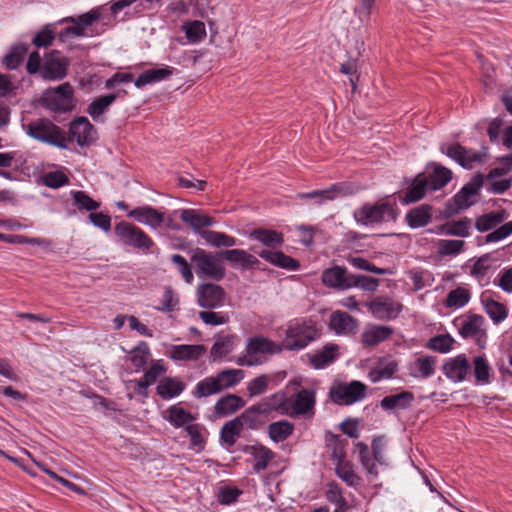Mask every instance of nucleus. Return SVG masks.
Here are the masks:
<instances>
[{
  "mask_svg": "<svg viewBox=\"0 0 512 512\" xmlns=\"http://www.w3.org/2000/svg\"><path fill=\"white\" fill-rule=\"evenodd\" d=\"M180 219L213 247H233L237 244L236 238L223 232L203 230L205 227L215 225L216 221L213 217L204 213L202 210L183 209L180 212Z\"/></svg>",
  "mask_w": 512,
  "mask_h": 512,
  "instance_id": "obj_1",
  "label": "nucleus"
},
{
  "mask_svg": "<svg viewBox=\"0 0 512 512\" xmlns=\"http://www.w3.org/2000/svg\"><path fill=\"white\" fill-rule=\"evenodd\" d=\"M25 133L42 143L58 148H67L65 132L51 120L37 118L29 122H22Z\"/></svg>",
  "mask_w": 512,
  "mask_h": 512,
  "instance_id": "obj_2",
  "label": "nucleus"
},
{
  "mask_svg": "<svg viewBox=\"0 0 512 512\" xmlns=\"http://www.w3.org/2000/svg\"><path fill=\"white\" fill-rule=\"evenodd\" d=\"M319 336V331L311 319L295 320L288 324L282 346L289 351L304 349Z\"/></svg>",
  "mask_w": 512,
  "mask_h": 512,
  "instance_id": "obj_3",
  "label": "nucleus"
},
{
  "mask_svg": "<svg viewBox=\"0 0 512 512\" xmlns=\"http://www.w3.org/2000/svg\"><path fill=\"white\" fill-rule=\"evenodd\" d=\"M355 221L364 226H374L383 222L395 221V204L379 200L374 204L365 203L353 212Z\"/></svg>",
  "mask_w": 512,
  "mask_h": 512,
  "instance_id": "obj_4",
  "label": "nucleus"
},
{
  "mask_svg": "<svg viewBox=\"0 0 512 512\" xmlns=\"http://www.w3.org/2000/svg\"><path fill=\"white\" fill-rule=\"evenodd\" d=\"M507 217L508 214L504 209L483 214L476 219L475 228L479 232H487L495 229L485 236L486 243L501 241L512 234V221L499 226Z\"/></svg>",
  "mask_w": 512,
  "mask_h": 512,
  "instance_id": "obj_5",
  "label": "nucleus"
},
{
  "mask_svg": "<svg viewBox=\"0 0 512 512\" xmlns=\"http://www.w3.org/2000/svg\"><path fill=\"white\" fill-rule=\"evenodd\" d=\"M217 254L201 248L192 251L191 263L199 278L221 281L226 275V268Z\"/></svg>",
  "mask_w": 512,
  "mask_h": 512,
  "instance_id": "obj_6",
  "label": "nucleus"
},
{
  "mask_svg": "<svg viewBox=\"0 0 512 512\" xmlns=\"http://www.w3.org/2000/svg\"><path fill=\"white\" fill-rule=\"evenodd\" d=\"M101 11L102 8H96L75 17L70 16L63 18L60 23H72L73 25L62 29L57 35L58 40L65 43L70 38L92 36L88 30L96 21L102 18Z\"/></svg>",
  "mask_w": 512,
  "mask_h": 512,
  "instance_id": "obj_7",
  "label": "nucleus"
},
{
  "mask_svg": "<svg viewBox=\"0 0 512 512\" xmlns=\"http://www.w3.org/2000/svg\"><path fill=\"white\" fill-rule=\"evenodd\" d=\"M119 240L126 246L148 251L154 246L153 240L139 227L129 222H119L114 227Z\"/></svg>",
  "mask_w": 512,
  "mask_h": 512,
  "instance_id": "obj_8",
  "label": "nucleus"
},
{
  "mask_svg": "<svg viewBox=\"0 0 512 512\" xmlns=\"http://www.w3.org/2000/svg\"><path fill=\"white\" fill-rule=\"evenodd\" d=\"M282 344L266 338L264 336H254L248 339L246 345L247 355L239 357L237 363L241 366H253L259 363L257 354H278L283 350Z\"/></svg>",
  "mask_w": 512,
  "mask_h": 512,
  "instance_id": "obj_9",
  "label": "nucleus"
},
{
  "mask_svg": "<svg viewBox=\"0 0 512 512\" xmlns=\"http://www.w3.org/2000/svg\"><path fill=\"white\" fill-rule=\"evenodd\" d=\"M367 387L360 381L338 383L330 388L329 396L338 405H351L366 397Z\"/></svg>",
  "mask_w": 512,
  "mask_h": 512,
  "instance_id": "obj_10",
  "label": "nucleus"
},
{
  "mask_svg": "<svg viewBox=\"0 0 512 512\" xmlns=\"http://www.w3.org/2000/svg\"><path fill=\"white\" fill-rule=\"evenodd\" d=\"M43 101L47 108L55 112H67L73 108V88L69 83H63L56 89L47 91Z\"/></svg>",
  "mask_w": 512,
  "mask_h": 512,
  "instance_id": "obj_11",
  "label": "nucleus"
},
{
  "mask_svg": "<svg viewBox=\"0 0 512 512\" xmlns=\"http://www.w3.org/2000/svg\"><path fill=\"white\" fill-rule=\"evenodd\" d=\"M369 312L378 320H393L398 317L403 305L388 296H377L366 303Z\"/></svg>",
  "mask_w": 512,
  "mask_h": 512,
  "instance_id": "obj_12",
  "label": "nucleus"
},
{
  "mask_svg": "<svg viewBox=\"0 0 512 512\" xmlns=\"http://www.w3.org/2000/svg\"><path fill=\"white\" fill-rule=\"evenodd\" d=\"M197 303L204 309H217L224 305L226 293L222 286L207 282L196 289Z\"/></svg>",
  "mask_w": 512,
  "mask_h": 512,
  "instance_id": "obj_13",
  "label": "nucleus"
},
{
  "mask_svg": "<svg viewBox=\"0 0 512 512\" xmlns=\"http://www.w3.org/2000/svg\"><path fill=\"white\" fill-rule=\"evenodd\" d=\"M69 59L61 55L59 51H52L45 59L42 68V76L48 80H62L66 77Z\"/></svg>",
  "mask_w": 512,
  "mask_h": 512,
  "instance_id": "obj_14",
  "label": "nucleus"
},
{
  "mask_svg": "<svg viewBox=\"0 0 512 512\" xmlns=\"http://www.w3.org/2000/svg\"><path fill=\"white\" fill-rule=\"evenodd\" d=\"M351 276L344 266L335 265L322 272L321 281L328 288L343 291L350 289Z\"/></svg>",
  "mask_w": 512,
  "mask_h": 512,
  "instance_id": "obj_15",
  "label": "nucleus"
},
{
  "mask_svg": "<svg viewBox=\"0 0 512 512\" xmlns=\"http://www.w3.org/2000/svg\"><path fill=\"white\" fill-rule=\"evenodd\" d=\"M70 134L79 146L91 145L97 139V131L86 117H78L71 122Z\"/></svg>",
  "mask_w": 512,
  "mask_h": 512,
  "instance_id": "obj_16",
  "label": "nucleus"
},
{
  "mask_svg": "<svg viewBox=\"0 0 512 512\" xmlns=\"http://www.w3.org/2000/svg\"><path fill=\"white\" fill-rule=\"evenodd\" d=\"M441 151L464 168H471L473 163L481 161L480 153L459 143L450 144L446 148L442 146Z\"/></svg>",
  "mask_w": 512,
  "mask_h": 512,
  "instance_id": "obj_17",
  "label": "nucleus"
},
{
  "mask_svg": "<svg viewBox=\"0 0 512 512\" xmlns=\"http://www.w3.org/2000/svg\"><path fill=\"white\" fill-rule=\"evenodd\" d=\"M127 216L152 229L159 228L164 222V214L148 205L130 210Z\"/></svg>",
  "mask_w": 512,
  "mask_h": 512,
  "instance_id": "obj_18",
  "label": "nucleus"
},
{
  "mask_svg": "<svg viewBox=\"0 0 512 512\" xmlns=\"http://www.w3.org/2000/svg\"><path fill=\"white\" fill-rule=\"evenodd\" d=\"M221 259L226 260L232 267L246 270L259 264V260L243 249H227L218 252Z\"/></svg>",
  "mask_w": 512,
  "mask_h": 512,
  "instance_id": "obj_19",
  "label": "nucleus"
},
{
  "mask_svg": "<svg viewBox=\"0 0 512 512\" xmlns=\"http://www.w3.org/2000/svg\"><path fill=\"white\" fill-rule=\"evenodd\" d=\"M470 370V364L464 354L449 359L443 365V373L453 382H462L466 379Z\"/></svg>",
  "mask_w": 512,
  "mask_h": 512,
  "instance_id": "obj_20",
  "label": "nucleus"
},
{
  "mask_svg": "<svg viewBox=\"0 0 512 512\" xmlns=\"http://www.w3.org/2000/svg\"><path fill=\"white\" fill-rule=\"evenodd\" d=\"M315 405V393L309 389H302L296 395L295 399H289L288 411L286 415L297 416L311 411Z\"/></svg>",
  "mask_w": 512,
  "mask_h": 512,
  "instance_id": "obj_21",
  "label": "nucleus"
},
{
  "mask_svg": "<svg viewBox=\"0 0 512 512\" xmlns=\"http://www.w3.org/2000/svg\"><path fill=\"white\" fill-rule=\"evenodd\" d=\"M329 325L336 334H352L358 328V320L344 311H335L330 316Z\"/></svg>",
  "mask_w": 512,
  "mask_h": 512,
  "instance_id": "obj_22",
  "label": "nucleus"
},
{
  "mask_svg": "<svg viewBox=\"0 0 512 512\" xmlns=\"http://www.w3.org/2000/svg\"><path fill=\"white\" fill-rule=\"evenodd\" d=\"M243 451L253 458V470L255 472L265 470L270 461L274 458V453L269 448L261 444L246 445L244 446Z\"/></svg>",
  "mask_w": 512,
  "mask_h": 512,
  "instance_id": "obj_23",
  "label": "nucleus"
},
{
  "mask_svg": "<svg viewBox=\"0 0 512 512\" xmlns=\"http://www.w3.org/2000/svg\"><path fill=\"white\" fill-rule=\"evenodd\" d=\"M393 333L394 330L390 326L372 325L362 333L361 342L365 347H374L389 339Z\"/></svg>",
  "mask_w": 512,
  "mask_h": 512,
  "instance_id": "obj_24",
  "label": "nucleus"
},
{
  "mask_svg": "<svg viewBox=\"0 0 512 512\" xmlns=\"http://www.w3.org/2000/svg\"><path fill=\"white\" fill-rule=\"evenodd\" d=\"M257 253H258L259 257H261L262 259L266 260L267 262H269L270 264H272L274 266L292 270V271L297 270L299 267V263L297 260H295L294 258H292L290 256L285 255L281 251H273L271 249H263L261 251H258Z\"/></svg>",
  "mask_w": 512,
  "mask_h": 512,
  "instance_id": "obj_25",
  "label": "nucleus"
},
{
  "mask_svg": "<svg viewBox=\"0 0 512 512\" xmlns=\"http://www.w3.org/2000/svg\"><path fill=\"white\" fill-rule=\"evenodd\" d=\"M166 413L167 416L164 418L175 428L185 429L186 425L193 424V422L196 420V415H193L179 404L170 406L166 410Z\"/></svg>",
  "mask_w": 512,
  "mask_h": 512,
  "instance_id": "obj_26",
  "label": "nucleus"
},
{
  "mask_svg": "<svg viewBox=\"0 0 512 512\" xmlns=\"http://www.w3.org/2000/svg\"><path fill=\"white\" fill-rule=\"evenodd\" d=\"M414 401V395L410 391H402L398 394H393L384 397L381 402L380 406L383 410H405L411 406V404Z\"/></svg>",
  "mask_w": 512,
  "mask_h": 512,
  "instance_id": "obj_27",
  "label": "nucleus"
},
{
  "mask_svg": "<svg viewBox=\"0 0 512 512\" xmlns=\"http://www.w3.org/2000/svg\"><path fill=\"white\" fill-rule=\"evenodd\" d=\"M428 190H430L428 177L424 174H419L408 187L403 200L407 204L417 202L425 196Z\"/></svg>",
  "mask_w": 512,
  "mask_h": 512,
  "instance_id": "obj_28",
  "label": "nucleus"
},
{
  "mask_svg": "<svg viewBox=\"0 0 512 512\" xmlns=\"http://www.w3.org/2000/svg\"><path fill=\"white\" fill-rule=\"evenodd\" d=\"M245 406V401L238 395L227 394L217 400L214 411L219 416H228Z\"/></svg>",
  "mask_w": 512,
  "mask_h": 512,
  "instance_id": "obj_29",
  "label": "nucleus"
},
{
  "mask_svg": "<svg viewBox=\"0 0 512 512\" xmlns=\"http://www.w3.org/2000/svg\"><path fill=\"white\" fill-rule=\"evenodd\" d=\"M249 237L261 242L264 246L269 248L281 247L284 242V236L282 233L265 228L252 230Z\"/></svg>",
  "mask_w": 512,
  "mask_h": 512,
  "instance_id": "obj_30",
  "label": "nucleus"
},
{
  "mask_svg": "<svg viewBox=\"0 0 512 512\" xmlns=\"http://www.w3.org/2000/svg\"><path fill=\"white\" fill-rule=\"evenodd\" d=\"M173 74V68L171 67H163V68H152L141 73L134 84L137 88H142L148 84H153L162 80L169 78Z\"/></svg>",
  "mask_w": 512,
  "mask_h": 512,
  "instance_id": "obj_31",
  "label": "nucleus"
},
{
  "mask_svg": "<svg viewBox=\"0 0 512 512\" xmlns=\"http://www.w3.org/2000/svg\"><path fill=\"white\" fill-rule=\"evenodd\" d=\"M157 394L163 399H172L180 395L185 384L175 377H164L157 386Z\"/></svg>",
  "mask_w": 512,
  "mask_h": 512,
  "instance_id": "obj_32",
  "label": "nucleus"
},
{
  "mask_svg": "<svg viewBox=\"0 0 512 512\" xmlns=\"http://www.w3.org/2000/svg\"><path fill=\"white\" fill-rule=\"evenodd\" d=\"M481 302L486 313L495 324H498L507 318L508 310L504 304L492 299L491 296L486 293L482 294Z\"/></svg>",
  "mask_w": 512,
  "mask_h": 512,
  "instance_id": "obj_33",
  "label": "nucleus"
},
{
  "mask_svg": "<svg viewBox=\"0 0 512 512\" xmlns=\"http://www.w3.org/2000/svg\"><path fill=\"white\" fill-rule=\"evenodd\" d=\"M406 220L411 228H420L426 226L432 220L431 206L423 204L411 209L406 214Z\"/></svg>",
  "mask_w": 512,
  "mask_h": 512,
  "instance_id": "obj_34",
  "label": "nucleus"
},
{
  "mask_svg": "<svg viewBox=\"0 0 512 512\" xmlns=\"http://www.w3.org/2000/svg\"><path fill=\"white\" fill-rule=\"evenodd\" d=\"M436 357L421 356L411 365V375L416 378H429L435 372Z\"/></svg>",
  "mask_w": 512,
  "mask_h": 512,
  "instance_id": "obj_35",
  "label": "nucleus"
},
{
  "mask_svg": "<svg viewBox=\"0 0 512 512\" xmlns=\"http://www.w3.org/2000/svg\"><path fill=\"white\" fill-rule=\"evenodd\" d=\"M472 226V220L468 217H463L457 221H450L440 225L438 231L445 235L467 237L469 230Z\"/></svg>",
  "mask_w": 512,
  "mask_h": 512,
  "instance_id": "obj_36",
  "label": "nucleus"
},
{
  "mask_svg": "<svg viewBox=\"0 0 512 512\" xmlns=\"http://www.w3.org/2000/svg\"><path fill=\"white\" fill-rule=\"evenodd\" d=\"M242 430L243 425L238 417L226 422L222 426L220 438L227 448L232 447L237 442Z\"/></svg>",
  "mask_w": 512,
  "mask_h": 512,
  "instance_id": "obj_37",
  "label": "nucleus"
},
{
  "mask_svg": "<svg viewBox=\"0 0 512 512\" xmlns=\"http://www.w3.org/2000/svg\"><path fill=\"white\" fill-rule=\"evenodd\" d=\"M294 431V424L287 420H279L268 425L267 432L270 439L275 442H283L288 439Z\"/></svg>",
  "mask_w": 512,
  "mask_h": 512,
  "instance_id": "obj_38",
  "label": "nucleus"
},
{
  "mask_svg": "<svg viewBox=\"0 0 512 512\" xmlns=\"http://www.w3.org/2000/svg\"><path fill=\"white\" fill-rule=\"evenodd\" d=\"M205 351L203 345H175L171 350V358L174 360H197Z\"/></svg>",
  "mask_w": 512,
  "mask_h": 512,
  "instance_id": "obj_39",
  "label": "nucleus"
},
{
  "mask_svg": "<svg viewBox=\"0 0 512 512\" xmlns=\"http://www.w3.org/2000/svg\"><path fill=\"white\" fill-rule=\"evenodd\" d=\"M433 172L427 176L430 190H439L446 186L452 179V171L440 164H433Z\"/></svg>",
  "mask_w": 512,
  "mask_h": 512,
  "instance_id": "obj_40",
  "label": "nucleus"
},
{
  "mask_svg": "<svg viewBox=\"0 0 512 512\" xmlns=\"http://www.w3.org/2000/svg\"><path fill=\"white\" fill-rule=\"evenodd\" d=\"M337 350V345L330 344L315 352L310 359L312 366L316 369H322L331 364L337 358Z\"/></svg>",
  "mask_w": 512,
  "mask_h": 512,
  "instance_id": "obj_41",
  "label": "nucleus"
},
{
  "mask_svg": "<svg viewBox=\"0 0 512 512\" xmlns=\"http://www.w3.org/2000/svg\"><path fill=\"white\" fill-rule=\"evenodd\" d=\"M483 317L479 315H471L466 319L462 320L459 328V334L463 338H476L481 333V327L483 324Z\"/></svg>",
  "mask_w": 512,
  "mask_h": 512,
  "instance_id": "obj_42",
  "label": "nucleus"
},
{
  "mask_svg": "<svg viewBox=\"0 0 512 512\" xmlns=\"http://www.w3.org/2000/svg\"><path fill=\"white\" fill-rule=\"evenodd\" d=\"M238 419H240L243 426L247 425L252 430H258L267 423V419L258 411L255 405L247 408L238 416Z\"/></svg>",
  "mask_w": 512,
  "mask_h": 512,
  "instance_id": "obj_43",
  "label": "nucleus"
},
{
  "mask_svg": "<svg viewBox=\"0 0 512 512\" xmlns=\"http://www.w3.org/2000/svg\"><path fill=\"white\" fill-rule=\"evenodd\" d=\"M117 94L110 93L107 95L100 96L93 100L87 108V113L94 119L98 120L102 116L108 107L116 100Z\"/></svg>",
  "mask_w": 512,
  "mask_h": 512,
  "instance_id": "obj_44",
  "label": "nucleus"
},
{
  "mask_svg": "<svg viewBox=\"0 0 512 512\" xmlns=\"http://www.w3.org/2000/svg\"><path fill=\"white\" fill-rule=\"evenodd\" d=\"M221 391L236 386L243 378L242 369H226L215 375Z\"/></svg>",
  "mask_w": 512,
  "mask_h": 512,
  "instance_id": "obj_45",
  "label": "nucleus"
},
{
  "mask_svg": "<svg viewBox=\"0 0 512 512\" xmlns=\"http://www.w3.org/2000/svg\"><path fill=\"white\" fill-rule=\"evenodd\" d=\"M335 193L345 194L344 186L341 184H334L329 189L314 190L308 193H299L297 195L300 199H316L319 203L325 200H333Z\"/></svg>",
  "mask_w": 512,
  "mask_h": 512,
  "instance_id": "obj_46",
  "label": "nucleus"
},
{
  "mask_svg": "<svg viewBox=\"0 0 512 512\" xmlns=\"http://www.w3.org/2000/svg\"><path fill=\"white\" fill-rule=\"evenodd\" d=\"M221 392L220 386L215 378V376L206 377L205 379L199 381L192 394L195 398H205L214 394H218Z\"/></svg>",
  "mask_w": 512,
  "mask_h": 512,
  "instance_id": "obj_47",
  "label": "nucleus"
},
{
  "mask_svg": "<svg viewBox=\"0 0 512 512\" xmlns=\"http://www.w3.org/2000/svg\"><path fill=\"white\" fill-rule=\"evenodd\" d=\"M182 29L190 43H199L207 34L205 24L199 20L185 22Z\"/></svg>",
  "mask_w": 512,
  "mask_h": 512,
  "instance_id": "obj_48",
  "label": "nucleus"
},
{
  "mask_svg": "<svg viewBox=\"0 0 512 512\" xmlns=\"http://www.w3.org/2000/svg\"><path fill=\"white\" fill-rule=\"evenodd\" d=\"M398 365L395 361L380 362L375 368L369 372V378L373 383L379 382L383 379L391 378L397 371Z\"/></svg>",
  "mask_w": 512,
  "mask_h": 512,
  "instance_id": "obj_49",
  "label": "nucleus"
},
{
  "mask_svg": "<svg viewBox=\"0 0 512 512\" xmlns=\"http://www.w3.org/2000/svg\"><path fill=\"white\" fill-rule=\"evenodd\" d=\"M237 339L234 335H225L219 337L211 347V355L214 357H224L234 349V343Z\"/></svg>",
  "mask_w": 512,
  "mask_h": 512,
  "instance_id": "obj_50",
  "label": "nucleus"
},
{
  "mask_svg": "<svg viewBox=\"0 0 512 512\" xmlns=\"http://www.w3.org/2000/svg\"><path fill=\"white\" fill-rule=\"evenodd\" d=\"M464 245L463 240L439 239L436 242L437 253L440 256L458 255L463 251Z\"/></svg>",
  "mask_w": 512,
  "mask_h": 512,
  "instance_id": "obj_51",
  "label": "nucleus"
},
{
  "mask_svg": "<svg viewBox=\"0 0 512 512\" xmlns=\"http://www.w3.org/2000/svg\"><path fill=\"white\" fill-rule=\"evenodd\" d=\"M350 289L358 287L364 291L375 292L379 287V279L362 274H352Z\"/></svg>",
  "mask_w": 512,
  "mask_h": 512,
  "instance_id": "obj_52",
  "label": "nucleus"
},
{
  "mask_svg": "<svg viewBox=\"0 0 512 512\" xmlns=\"http://www.w3.org/2000/svg\"><path fill=\"white\" fill-rule=\"evenodd\" d=\"M28 52L25 44H18L11 48L10 52L3 58V64L9 69H15L22 62Z\"/></svg>",
  "mask_w": 512,
  "mask_h": 512,
  "instance_id": "obj_53",
  "label": "nucleus"
},
{
  "mask_svg": "<svg viewBox=\"0 0 512 512\" xmlns=\"http://www.w3.org/2000/svg\"><path fill=\"white\" fill-rule=\"evenodd\" d=\"M73 204L79 210L95 211L100 207V203L92 199L86 192L78 190L71 192Z\"/></svg>",
  "mask_w": 512,
  "mask_h": 512,
  "instance_id": "obj_54",
  "label": "nucleus"
},
{
  "mask_svg": "<svg viewBox=\"0 0 512 512\" xmlns=\"http://www.w3.org/2000/svg\"><path fill=\"white\" fill-rule=\"evenodd\" d=\"M130 354V361L139 370L146 365L150 357V349L146 342H140L131 350Z\"/></svg>",
  "mask_w": 512,
  "mask_h": 512,
  "instance_id": "obj_55",
  "label": "nucleus"
},
{
  "mask_svg": "<svg viewBox=\"0 0 512 512\" xmlns=\"http://www.w3.org/2000/svg\"><path fill=\"white\" fill-rule=\"evenodd\" d=\"M470 299V293L467 289L458 287L450 291L445 300V306L449 308L463 307Z\"/></svg>",
  "mask_w": 512,
  "mask_h": 512,
  "instance_id": "obj_56",
  "label": "nucleus"
},
{
  "mask_svg": "<svg viewBox=\"0 0 512 512\" xmlns=\"http://www.w3.org/2000/svg\"><path fill=\"white\" fill-rule=\"evenodd\" d=\"M474 376L478 383H489L490 380V365L485 356H477L473 360Z\"/></svg>",
  "mask_w": 512,
  "mask_h": 512,
  "instance_id": "obj_57",
  "label": "nucleus"
},
{
  "mask_svg": "<svg viewBox=\"0 0 512 512\" xmlns=\"http://www.w3.org/2000/svg\"><path fill=\"white\" fill-rule=\"evenodd\" d=\"M346 260L349 264H351L354 268L368 271L378 275H385L387 270L384 268H380L370 263L365 258L354 256L352 254L347 255Z\"/></svg>",
  "mask_w": 512,
  "mask_h": 512,
  "instance_id": "obj_58",
  "label": "nucleus"
},
{
  "mask_svg": "<svg viewBox=\"0 0 512 512\" xmlns=\"http://www.w3.org/2000/svg\"><path fill=\"white\" fill-rule=\"evenodd\" d=\"M179 304V297L175 293V291L167 286L164 289V293L162 299L160 301V305L156 307L158 311L161 312H172L176 309Z\"/></svg>",
  "mask_w": 512,
  "mask_h": 512,
  "instance_id": "obj_59",
  "label": "nucleus"
},
{
  "mask_svg": "<svg viewBox=\"0 0 512 512\" xmlns=\"http://www.w3.org/2000/svg\"><path fill=\"white\" fill-rule=\"evenodd\" d=\"M42 182L49 188L57 189L68 184L69 178L64 172L56 170L45 173L42 176Z\"/></svg>",
  "mask_w": 512,
  "mask_h": 512,
  "instance_id": "obj_60",
  "label": "nucleus"
},
{
  "mask_svg": "<svg viewBox=\"0 0 512 512\" xmlns=\"http://www.w3.org/2000/svg\"><path fill=\"white\" fill-rule=\"evenodd\" d=\"M474 187L466 184L455 196V202L460 209L468 208L475 203L474 197L477 195Z\"/></svg>",
  "mask_w": 512,
  "mask_h": 512,
  "instance_id": "obj_61",
  "label": "nucleus"
},
{
  "mask_svg": "<svg viewBox=\"0 0 512 512\" xmlns=\"http://www.w3.org/2000/svg\"><path fill=\"white\" fill-rule=\"evenodd\" d=\"M453 343L450 335H437L429 340L427 347L440 353H447L452 349Z\"/></svg>",
  "mask_w": 512,
  "mask_h": 512,
  "instance_id": "obj_62",
  "label": "nucleus"
},
{
  "mask_svg": "<svg viewBox=\"0 0 512 512\" xmlns=\"http://www.w3.org/2000/svg\"><path fill=\"white\" fill-rule=\"evenodd\" d=\"M171 262L177 265L178 271L183 277L184 281L191 284L194 280L191 265L188 261L180 254H173L170 258Z\"/></svg>",
  "mask_w": 512,
  "mask_h": 512,
  "instance_id": "obj_63",
  "label": "nucleus"
},
{
  "mask_svg": "<svg viewBox=\"0 0 512 512\" xmlns=\"http://www.w3.org/2000/svg\"><path fill=\"white\" fill-rule=\"evenodd\" d=\"M53 25H46L33 38L32 43L37 47H48L55 39Z\"/></svg>",
  "mask_w": 512,
  "mask_h": 512,
  "instance_id": "obj_64",
  "label": "nucleus"
}]
</instances>
